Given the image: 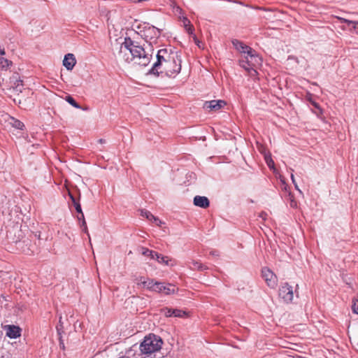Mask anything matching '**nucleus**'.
Masks as SVG:
<instances>
[{
	"instance_id": "423d86ee",
	"label": "nucleus",
	"mask_w": 358,
	"mask_h": 358,
	"mask_svg": "<svg viewBox=\"0 0 358 358\" xmlns=\"http://www.w3.org/2000/svg\"><path fill=\"white\" fill-rule=\"evenodd\" d=\"M279 296L286 302L292 301L294 297L292 287L287 283L285 284L279 289Z\"/></svg>"
},
{
	"instance_id": "f8f14e48",
	"label": "nucleus",
	"mask_w": 358,
	"mask_h": 358,
	"mask_svg": "<svg viewBox=\"0 0 358 358\" xmlns=\"http://www.w3.org/2000/svg\"><path fill=\"white\" fill-rule=\"evenodd\" d=\"M161 35V29L154 27L150 26L144 31V36L147 38L150 37V39L156 41Z\"/></svg>"
},
{
	"instance_id": "ddd939ff",
	"label": "nucleus",
	"mask_w": 358,
	"mask_h": 358,
	"mask_svg": "<svg viewBox=\"0 0 358 358\" xmlns=\"http://www.w3.org/2000/svg\"><path fill=\"white\" fill-rule=\"evenodd\" d=\"M232 44L237 50L241 53H243L244 55L250 54L252 52V49L251 48L245 45L243 42L237 39H234L232 41Z\"/></svg>"
},
{
	"instance_id": "37998d69",
	"label": "nucleus",
	"mask_w": 358,
	"mask_h": 358,
	"mask_svg": "<svg viewBox=\"0 0 358 358\" xmlns=\"http://www.w3.org/2000/svg\"><path fill=\"white\" fill-rule=\"evenodd\" d=\"M294 187H295V189H297L299 192H301V191L299 189L298 185L296 183L294 184Z\"/></svg>"
},
{
	"instance_id": "393cba45",
	"label": "nucleus",
	"mask_w": 358,
	"mask_h": 358,
	"mask_svg": "<svg viewBox=\"0 0 358 358\" xmlns=\"http://www.w3.org/2000/svg\"><path fill=\"white\" fill-rule=\"evenodd\" d=\"M156 260L160 264H164L165 265H169V262L171 259H169L166 256H162L161 254H159V258L156 259Z\"/></svg>"
},
{
	"instance_id": "aec40b11",
	"label": "nucleus",
	"mask_w": 358,
	"mask_h": 358,
	"mask_svg": "<svg viewBox=\"0 0 358 358\" xmlns=\"http://www.w3.org/2000/svg\"><path fill=\"white\" fill-rule=\"evenodd\" d=\"M142 255L148 257L152 259H156L159 258V253L153 250H150L148 248H143Z\"/></svg>"
},
{
	"instance_id": "473e14b6",
	"label": "nucleus",
	"mask_w": 358,
	"mask_h": 358,
	"mask_svg": "<svg viewBox=\"0 0 358 358\" xmlns=\"http://www.w3.org/2000/svg\"><path fill=\"white\" fill-rule=\"evenodd\" d=\"M339 20L342 22H345V23H347L348 24H352V25H353V22H355V21L349 20H347V19H345V18H342V17H340Z\"/></svg>"
},
{
	"instance_id": "6ab92c4d",
	"label": "nucleus",
	"mask_w": 358,
	"mask_h": 358,
	"mask_svg": "<svg viewBox=\"0 0 358 358\" xmlns=\"http://www.w3.org/2000/svg\"><path fill=\"white\" fill-rule=\"evenodd\" d=\"M239 64H240V66L242 68H243L244 69H245L247 71H248L252 76H254L255 75H256V73H257L256 70L255 69H253V67H250L249 66L247 65V63L245 62V59L244 57H243V58L240 59Z\"/></svg>"
},
{
	"instance_id": "c03bdc74",
	"label": "nucleus",
	"mask_w": 358,
	"mask_h": 358,
	"mask_svg": "<svg viewBox=\"0 0 358 358\" xmlns=\"http://www.w3.org/2000/svg\"><path fill=\"white\" fill-rule=\"evenodd\" d=\"M4 54H5V51H4V50H3V49H2V50H1V49H0V55H3Z\"/></svg>"
},
{
	"instance_id": "f704fd0d",
	"label": "nucleus",
	"mask_w": 358,
	"mask_h": 358,
	"mask_svg": "<svg viewBox=\"0 0 358 358\" xmlns=\"http://www.w3.org/2000/svg\"><path fill=\"white\" fill-rule=\"evenodd\" d=\"M193 38H194L195 43L198 45V47L201 48V42L197 39V38L196 37L195 35L193 36Z\"/></svg>"
},
{
	"instance_id": "9d476101",
	"label": "nucleus",
	"mask_w": 358,
	"mask_h": 358,
	"mask_svg": "<svg viewBox=\"0 0 358 358\" xmlns=\"http://www.w3.org/2000/svg\"><path fill=\"white\" fill-rule=\"evenodd\" d=\"M245 59V62L247 65L250 67L255 68L256 65H258L261 62V59L259 56L255 54V51L252 50V52L250 54H246L243 56Z\"/></svg>"
},
{
	"instance_id": "a18cd8bd",
	"label": "nucleus",
	"mask_w": 358,
	"mask_h": 358,
	"mask_svg": "<svg viewBox=\"0 0 358 358\" xmlns=\"http://www.w3.org/2000/svg\"><path fill=\"white\" fill-rule=\"evenodd\" d=\"M313 104L315 108H319L317 103H316L315 102H313Z\"/></svg>"
},
{
	"instance_id": "c756f323",
	"label": "nucleus",
	"mask_w": 358,
	"mask_h": 358,
	"mask_svg": "<svg viewBox=\"0 0 358 358\" xmlns=\"http://www.w3.org/2000/svg\"><path fill=\"white\" fill-rule=\"evenodd\" d=\"M73 205H74V207H75V208H76V211H77L80 215H81V217H83L84 214H83V211H82V208H81V206H80V203H79V202H78V203H75V204H73Z\"/></svg>"
},
{
	"instance_id": "ea45409f",
	"label": "nucleus",
	"mask_w": 358,
	"mask_h": 358,
	"mask_svg": "<svg viewBox=\"0 0 358 358\" xmlns=\"http://www.w3.org/2000/svg\"><path fill=\"white\" fill-rule=\"evenodd\" d=\"M266 215H266V213H263V212H262V213H260V215H259V216H260L261 217H262V219H264V220H265V219H266Z\"/></svg>"
},
{
	"instance_id": "39448f33",
	"label": "nucleus",
	"mask_w": 358,
	"mask_h": 358,
	"mask_svg": "<svg viewBox=\"0 0 358 358\" xmlns=\"http://www.w3.org/2000/svg\"><path fill=\"white\" fill-rule=\"evenodd\" d=\"M262 275L268 287L271 288L276 287L278 282L277 277L271 269L266 267L263 268Z\"/></svg>"
},
{
	"instance_id": "8fccbe9b",
	"label": "nucleus",
	"mask_w": 358,
	"mask_h": 358,
	"mask_svg": "<svg viewBox=\"0 0 358 358\" xmlns=\"http://www.w3.org/2000/svg\"><path fill=\"white\" fill-rule=\"evenodd\" d=\"M357 34H358V32H357Z\"/></svg>"
},
{
	"instance_id": "9b49d317",
	"label": "nucleus",
	"mask_w": 358,
	"mask_h": 358,
	"mask_svg": "<svg viewBox=\"0 0 358 358\" xmlns=\"http://www.w3.org/2000/svg\"><path fill=\"white\" fill-rule=\"evenodd\" d=\"M9 88H13L16 91L22 92V80L20 79L19 74L14 73L10 78Z\"/></svg>"
},
{
	"instance_id": "dca6fc26",
	"label": "nucleus",
	"mask_w": 358,
	"mask_h": 358,
	"mask_svg": "<svg viewBox=\"0 0 358 358\" xmlns=\"http://www.w3.org/2000/svg\"><path fill=\"white\" fill-rule=\"evenodd\" d=\"M141 215L152 222H155L157 226H161L162 222L157 217L153 215L150 211L141 210Z\"/></svg>"
},
{
	"instance_id": "b1692460",
	"label": "nucleus",
	"mask_w": 358,
	"mask_h": 358,
	"mask_svg": "<svg viewBox=\"0 0 358 358\" xmlns=\"http://www.w3.org/2000/svg\"><path fill=\"white\" fill-rule=\"evenodd\" d=\"M11 65V61H9L3 57H0V68L2 70H6Z\"/></svg>"
},
{
	"instance_id": "4c0bfd02",
	"label": "nucleus",
	"mask_w": 358,
	"mask_h": 358,
	"mask_svg": "<svg viewBox=\"0 0 358 358\" xmlns=\"http://www.w3.org/2000/svg\"><path fill=\"white\" fill-rule=\"evenodd\" d=\"M59 345H60L61 348L64 349V343L63 341L62 340L61 337L59 338Z\"/></svg>"
},
{
	"instance_id": "a19ab883",
	"label": "nucleus",
	"mask_w": 358,
	"mask_h": 358,
	"mask_svg": "<svg viewBox=\"0 0 358 358\" xmlns=\"http://www.w3.org/2000/svg\"><path fill=\"white\" fill-rule=\"evenodd\" d=\"M83 231H84V232H85V233H86V234L88 235V236L90 237V234H89V233H88V229H87V226H85V227H83Z\"/></svg>"
},
{
	"instance_id": "20e7f679",
	"label": "nucleus",
	"mask_w": 358,
	"mask_h": 358,
	"mask_svg": "<svg viewBox=\"0 0 358 358\" xmlns=\"http://www.w3.org/2000/svg\"><path fill=\"white\" fill-rule=\"evenodd\" d=\"M152 291L158 293H164L166 295L175 294L178 291V288L171 284L165 285L164 283L155 281V287Z\"/></svg>"
},
{
	"instance_id": "f03ea898",
	"label": "nucleus",
	"mask_w": 358,
	"mask_h": 358,
	"mask_svg": "<svg viewBox=\"0 0 358 358\" xmlns=\"http://www.w3.org/2000/svg\"><path fill=\"white\" fill-rule=\"evenodd\" d=\"M181 70V60L175 53L161 49L157 54V62L150 71L151 74L159 76L164 73L168 77H175Z\"/></svg>"
},
{
	"instance_id": "a878e982",
	"label": "nucleus",
	"mask_w": 358,
	"mask_h": 358,
	"mask_svg": "<svg viewBox=\"0 0 358 358\" xmlns=\"http://www.w3.org/2000/svg\"><path fill=\"white\" fill-rule=\"evenodd\" d=\"M118 358H137L135 352L130 349L127 350L124 355L120 356Z\"/></svg>"
},
{
	"instance_id": "4468645a",
	"label": "nucleus",
	"mask_w": 358,
	"mask_h": 358,
	"mask_svg": "<svg viewBox=\"0 0 358 358\" xmlns=\"http://www.w3.org/2000/svg\"><path fill=\"white\" fill-rule=\"evenodd\" d=\"M76 63V58L73 54L69 53L65 55L63 60V65L67 70H72Z\"/></svg>"
},
{
	"instance_id": "a211bd4d",
	"label": "nucleus",
	"mask_w": 358,
	"mask_h": 358,
	"mask_svg": "<svg viewBox=\"0 0 358 358\" xmlns=\"http://www.w3.org/2000/svg\"><path fill=\"white\" fill-rule=\"evenodd\" d=\"M187 266L192 270L203 271L207 268V267L202 264L200 262L194 259L188 262Z\"/></svg>"
},
{
	"instance_id": "72a5a7b5",
	"label": "nucleus",
	"mask_w": 358,
	"mask_h": 358,
	"mask_svg": "<svg viewBox=\"0 0 358 358\" xmlns=\"http://www.w3.org/2000/svg\"><path fill=\"white\" fill-rule=\"evenodd\" d=\"M288 187H287V185L284 182L282 181V189L285 192L286 194H287V192H290L289 190H288Z\"/></svg>"
},
{
	"instance_id": "1a4fd4ad",
	"label": "nucleus",
	"mask_w": 358,
	"mask_h": 358,
	"mask_svg": "<svg viewBox=\"0 0 358 358\" xmlns=\"http://www.w3.org/2000/svg\"><path fill=\"white\" fill-rule=\"evenodd\" d=\"M3 329L6 331V334L10 338H17L21 335V329L15 325H5Z\"/></svg>"
},
{
	"instance_id": "cd10ccee",
	"label": "nucleus",
	"mask_w": 358,
	"mask_h": 358,
	"mask_svg": "<svg viewBox=\"0 0 358 358\" xmlns=\"http://www.w3.org/2000/svg\"><path fill=\"white\" fill-rule=\"evenodd\" d=\"M265 160H266L267 165L271 169H273L274 167V162L271 159V155H265Z\"/></svg>"
},
{
	"instance_id": "f3484780",
	"label": "nucleus",
	"mask_w": 358,
	"mask_h": 358,
	"mask_svg": "<svg viewBox=\"0 0 358 358\" xmlns=\"http://www.w3.org/2000/svg\"><path fill=\"white\" fill-rule=\"evenodd\" d=\"M6 120L10 125L15 129L22 130L24 127L23 122L9 115H6Z\"/></svg>"
},
{
	"instance_id": "de8ad7c7",
	"label": "nucleus",
	"mask_w": 358,
	"mask_h": 358,
	"mask_svg": "<svg viewBox=\"0 0 358 358\" xmlns=\"http://www.w3.org/2000/svg\"><path fill=\"white\" fill-rule=\"evenodd\" d=\"M99 142H100L101 143H103L104 142V140H103V139H100V140H99Z\"/></svg>"
},
{
	"instance_id": "6e6552de",
	"label": "nucleus",
	"mask_w": 358,
	"mask_h": 358,
	"mask_svg": "<svg viewBox=\"0 0 358 358\" xmlns=\"http://www.w3.org/2000/svg\"><path fill=\"white\" fill-rule=\"evenodd\" d=\"M135 282L138 286H143L149 290L152 291L155 287L154 280L150 278H145L143 276H139L135 278Z\"/></svg>"
},
{
	"instance_id": "c85d7f7f",
	"label": "nucleus",
	"mask_w": 358,
	"mask_h": 358,
	"mask_svg": "<svg viewBox=\"0 0 358 358\" xmlns=\"http://www.w3.org/2000/svg\"><path fill=\"white\" fill-rule=\"evenodd\" d=\"M352 310L354 313L358 314V297L353 300Z\"/></svg>"
},
{
	"instance_id": "7ed1b4c3",
	"label": "nucleus",
	"mask_w": 358,
	"mask_h": 358,
	"mask_svg": "<svg viewBox=\"0 0 358 358\" xmlns=\"http://www.w3.org/2000/svg\"><path fill=\"white\" fill-rule=\"evenodd\" d=\"M163 341L159 336L150 334L145 336L140 345V350L143 355H152L162 348Z\"/></svg>"
},
{
	"instance_id": "c9c22d12",
	"label": "nucleus",
	"mask_w": 358,
	"mask_h": 358,
	"mask_svg": "<svg viewBox=\"0 0 358 358\" xmlns=\"http://www.w3.org/2000/svg\"><path fill=\"white\" fill-rule=\"evenodd\" d=\"M69 196H70V198H71V200L72 201V202H73V204H75V203H78V201L76 200V199L73 196V194H72L71 192H69Z\"/></svg>"
},
{
	"instance_id": "5701e85b",
	"label": "nucleus",
	"mask_w": 358,
	"mask_h": 358,
	"mask_svg": "<svg viewBox=\"0 0 358 358\" xmlns=\"http://www.w3.org/2000/svg\"><path fill=\"white\" fill-rule=\"evenodd\" d=\"M66 101L69 103L71 104L72 106L76 108H82L83 110H87V108L85 107V108H82L76 101L75 99L71 96H67L66 97Z\"/></svg>"
},
{
	"instance_id": "7c9ffc66",
	"label": "nucleus",
	"mask_w": 358,
	"mask_h": 358,
	"mask_svg": "<svg viewBox=\"0 0 358 358\" xmlns=\"http://www.w3.org/2000/svg\"><path fill=\"white\" fill-rule=\"evenodd\" d=\"M57 329L58 334L60 335L61 331H62V329H63V322H62V316L59 317V324L57 327Z\"/></svg>"
},
{
	"instance_id": "2f4dec72",
	"label": "nucleus",
	"mask_w": 358,
	"mask_h": 358,
	"mask_svg": "<svg viewBox=\"0 0 358 358\" xmlns=\"http://www.w3.org/2000/svg\"><path fill=\"white\" fill-rule=\"evenodd\" d=\"M173 310V309H171V308H165L163 311H164V315L166 317H171V316H173V313H172Z\"/></svg>"
},
{
	"instance_id": "0eeeda50",
	"label": "nucleus",
	"mask_w": 358,
	"mask_h": 358,
	"mask_svg": "<svg viewBox=\"0 0 358 358\" xmlns=\"http://www.w3.org/2000/svg\"><path fill=\"white\" fill-rule=\"evenodd\" d=\"M226 105V102L223 100H212L206 101L203 108L213 111H217L222 108Z\"/></svg>"
},
{
	"instance_id": "e433bc0d",
	"label": "nucleus",
	"mask_w": 358,
	"mask_h": 358,
	"mask_svg": "<svg viewBox=\"0 0 358 358\" xmlns=\"http://www.w3.org/2000/svg\"><path fill=\"white\" fill-rule=\"evenodd\" d=\"M352 27L354 29L357 30V33L358 32V21H355L353 22Z\"/></svg>"
},
{
	"instance_id": "412c9836",
	"label": "nucleus",
	"mask_w": 358,
	"mask_h": 358,
	"mask_svg": "<svg viewBox=\"0 0 358 358\" xmlns=\"http://www.w3.org/2000/svg\"><path fill=\"white\" fill-rule=\"evenodd\" d=\"M285 197L289 201L290 207L293 208L297 207V202L291 192H287V194H285Z\"/></svg>"
},
{
	"instance_id": "f257e3e1",
	"label": "nucleus",
	"mask_w": 358,
	"mask_h": 358,
	"mask_svg": "<svg viewBox=\"0 0 358 358\" xmlns=\"http://www.w3.org/2000/svg\"><path fill=\"white\" fill-rule=\"evenodd\" d=\"M113 52L118 61L127 63L133 62L142 66H147L152 57L143 47L129 38H125L124 42H117L114 44Z\"/></svg>"
},
{
	"instance_id": "58836bf2",
	"label": "nucleus",
	"mask_w": 358,
	"mask_h": 358,
	"mask_svg": "<svg viewBox=\"0 0 358 358\" xmlns=\"http://www.w3.org/2000/svg\"><path fill=\"white\" fill-rule=\"evenodd\" d=\"M81 226L83 227L87 226V224H86V222H85V217L83 216V221H82V223H81Z\"/></svg>"
},
{
	"instance_id": "2eb2a0df",
	"label": "nucleus",
	"mask_w": 358,
	"mask_h": 358,
	"mask_svg": "<svg viewBox=\"0 0 358 358\" xmlns=\"http://www.w3.org/2000/svg\"><path fill=\"white\" fill-rule=\"evenodd\" d=\"M194 204L200 208H206L209 206L210 202L206 196H196L194 198Z\"/></svg>"
},
{
	"instance_id": "09e8293b",
	"label": "nucleus",
	"mask_w": 358,
	"mask_h": 358,
	"mask_svg": "<svg viewBox=\"0 0 358 358\" xmlns=\"http://www.w3.org/2000/svg\"><path fill=\"white\" fill-rule=\"evenodd\" d=\"M78 220H82L83 221V217H81V215L80 217H78Z\"/></svg>"
},
{
	"instance_id": "49530a36",
	"label": "nucleus",
	"mask_w": 358,
	"mask_h": 358,
	"mask_svg": "<svg viewBox=\"0 0 358 358\" xmlns=\"http://www.w3.org/2000/svg\"><path fill=\"white\" fill-rule=\"evenodd\" d=\"M210 254H211L212 255H217V254H216V252H210Z\"/></svg>"
},
{
	"instance_id": "4be33fe9",
	"label": "nucleus",
	"mask_w": 358,
	"mask_h": 358,
	"mask_svg": "<svg viewBox=\"0 0 358 358\" xmlns=\"http://www.w3.org/2000/svg\"><path fill=\"white\" fill-rule=\"evenodd\" d=\"M182 22H183L184 27H185L187 31L189 34H193L194 28H193L192 25L191 24L190 21L187 17H184L182 19Z\"/></svg>"
},
{
	"instance_id": "79ce46f5",
	"label": "nucleus",
	"mask_w": 358,
	"mask_h": 358,
	"mask_svg": "<svg viewBox=\"0 0 358 358\" xmlns=\"http://www.w3.org/2000/svg\"><path fill=\"white\" fill-rule=\"evenodd\" d=\"M291 179H292V181L293 184H295L296 181H295V178H294V176L293 173L291 174Z\"/></svg>"
},
{
	"instance_id": "bb28decb",
	"label": "nucleus",
	"mask_w": 358,
	"mask_h": 358,
	"mask_svg": "<svg viewBox=\"0 0 358 358\" xmlns=\"http://www.w3.org/2000/svg\"><path fill=\"white\" fill-rule=\"evenodd\" d=\"M172 313H173V316L177 317H182L185 315H186V313L185 311H182L179 309H173V310L172 311Z\"/></svg>"
}]
</instances>
